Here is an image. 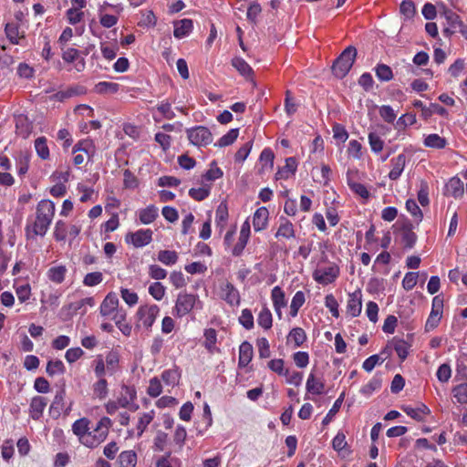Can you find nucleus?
<instances>
[{
  "instance_id": "1",
  "label": "nucleus",
  "mask_w": 467,
  "mask_h": 467,
  "mask_svg": "<svg viewBox=\"0 0 467 467\" xmlns=\"http://www.w3.org/2000/svg\"><path fill=\"white\" fill-rule=\"evenodd\" d=\"M55 215V203L49 200H42L38 202L36 213V220L33 224L26 228L27 237L33 235L44 236Z\"/></svg>"
},
{
  "instance_id": "2",
  "label": "nucleus",
  "mask_w": 467,
  "mask_h": 467,
  "mask_svg": "<svg viewBox=\"0 0 467 467\" xmlns=\"http://www.w3.org/2000/svg\"><path fill=\"white\" fill-rule=\"evenodd\" d=\"M357 57V48L353 46L348 47L344 51L334 60L331 70L333 75L342 79L351 69Z\"/></svg>"
},
{
  "instance_id": "3",
  "label": "nucleus",
  "mask_w": 467,
  "mask_h": 467,
  "mask_svg": "<svg viewBox=\"0 0 467 467\" xmlns=\"http://www.w3.org/2000/svg\"><path fill=\"white\" fill-rule=\"evenodd\" d=\"M196 304H201L197 295L180 293L177 296L174 314L178 317H182L189 314Z\"/></svg>"
},
{
  "instance_id": "4",
  "label": "nucleus",
  "mask_w": 467,
  "mask_h": 467,
  "mask_svg": "<svg viewBox=\"0 0 467 467\" xmlns=\"http://www.w3.org/2000/svg\"><path fill=\"white\" fill-rule=\"evenodd\" d=\"M431 418V411L425 404L418 402L414 407H410V419L421 423V432L427 433L431 431V428L426 425Z\"/></svg>"
},
{
  "instance_id": "5",
  "label": "nucleus",
  "mask_w": 467,
  "mask_h": 467,
  "mask_svg": "<svg viewBox=\"0 0 467 467\" xmlns=\"http://www.w3.org/2000/svg\"><path fill=\"white\" fill-rule=\"evenodd\" d=\"M188 139L195 146H206L213 141V135L210 130L203 126L187 130Z\"/></svg>"
},
{
  "instance_id": "6",
  "label": "nucleus",
  "mask_w": 467,
  "mask_h": 467,
  "mask_svg": "<svg viewBox=\"0 0 467 467\" xmlns=\"http://www.w3.org/2000/svg\"><path fill=\"white\" fill-rule=\"evenodd\" d=\"M442 312L443 298L441 296H436L432 299L431 310L425 324L426 331L433 330L439 326Z\"/></svg>"
},
{
  "instance_id": "7",
  "label": "nucleus",
  "mask_w": 467,
  "mask_h": 467,
  "mask_svg": "<svg viewBox=\"0 0 467 467\" xmlns=\"http://www.w3.org/2000/svg\"><path fill=\"white\" fill-rule=\"evenodd\" d=\"M339 274L337 265H330L325 268H318L313 273L314 279L321 285H328L335 281Z\"/></svg>"
},
{
  "instance_id": "8",
  "label": "nucleus",
  "mask_w": 467,
  "mask_h": 467,
  "mask_svg": "<svg viewBox=\"0 0 467 467\" xmlns=\"http://www.w3.org/2000/svg\"><path fill=\"white\" fill-rule=\"evenodd\" d=\"M159 312L160 308L156 305H151L150 306H143L139 308L137 316L139 317L140 320L142 321L144 327L150 328L155 322Z\"/></svg>"
},
{
  "instance_id": "9",
  "label": "nucleus",
  "mask_w": 467,
  "mask_h": 467,
  "mask_svg": "<svg viewBox=\"0 0 467 467\" xmlns=\"http://www.w3.org/2000/svg\"><path fill=\"white\" fill-rule=\"evenodd\" d=\"M152 240V231L150 229L139 230L135 233H129L126 235V241L131 243L135 247H142L150 244Z\"/></svg>"
},
{
  "instance_id": "10",
  "label": "nucleus",
  "mask_w": 467,
  "mask_h": 467,
  "mask_svg": "<svg viewBox=\"0 0 467 467\" xmlns=\"http://www.w3.org/2000/svg\"><path fill=\"white\" fill-rule=\"evenodd\" d=\"M464 193L463 182L458 177H452L445 184L444 194L452 196L455 199L461 198Z\"/></svg>"
},
{
  "instance_id": "11",
  "label": "nucleus",
  "mask_w": 467,
  "mask_h": 467,
  "mask_svg": "<svg viewBox=\"0 0 467 467\" xmlns=\"http://www.w3.org/2000/svg\"><path fill=\"white\" fill-rule=\"evenodd\" d=\"M358 174V171H348L347 172V182L349 188L353 192L357 195L360 196L363 199H368L369 192L367 187L359 182H355V176Z\"/></svg>"
},
{
  "instance_id": "12",
  "label": "nucleus",
  "mask_w": 467,
  "mask_h": 467,
  "mask_svg": "<svg viewBox=\"0 0 467 467\" xmlns=\"http://www.w3.org/2000/svg\"><path fill=\"white\" fill-rule=\"evenodd\" d=\"M105 431V430L104 431H100L96 428L93 431H88V434L82 438L81 443L88 448L98 447L107 438Z\"/></svg>"
},
{
  "instance_id": "13",
  "label": "nucleus",
  "mask_w": 467,
  "mask_h": 467,
  "mask_svg": "<svg viewBox=\"0 0 467 467\" xmlns=\"http://www.w3.org/2000/svg\"><path fill=\"white\" fill-rule=\"evenodd\" d=\"M362 308L361 292L359 290L355 291L348 296V301L347 306V311L353 317L360 315Z\"/></svg>"
},
{
  "instance_id": "14",
  "label": "nucleus",
  "mask_w": 467,
  "mask_h": 467,
  "mask_svg": "<svg viewBox=\"0 0 467 467\" xmlns=\"http://www.w3.org/2000/svg\"><path fill=\"white\" fill-rule=\"evenodd\" d=\"M66 397V390L61 388L55 395L54 400L49 408V414L53 419L60 417L62 410H64V400Z\"/></svg>"
},
{
  "instance_id": "15",
  "label": "nucleus",
  "mask_w": 467,
  "mask_h": 467,
  "mask_svg": "<svg viewBox=\"0 0 467 467\" xmlns=\"http://www.w3.org/2000/svg\"><path fill=\"white\" fill-rule=\"evenodd\" d=\"M119 306V298L113 292L109 293L100 306V314L104 317L111 315Z\"/></svg>"
},
{
  "instance_id": "16",
  "label": "nucleus",
  "mask_w": 467,
  "mask_h": 467,
  "mask_svg": "<svg viewBox=\"0 0 467 467\" xmlns=\"http://www.w3.org/2000/svg\"><path fill=\"white\" fill-rule=\"evenodd\" d=\"M173 24H174L173 35L178 39H181V38L188 36L193 28L192 20L188 19V18L174 21Z\"/></svg>"
},
{
  "instance_id": "17",
  "label": "nucleus",
  "mask_w": 467,
  "mask_h": 467,
  "mask_svg": "<svg viewBox=\"0 0 467 467\" xmlns=\"http://www.w3.org/2000/svg\"><path fill=\"white\" fill-rule=\"evenodd\" d=\"M297 168V161L295 157L285 159V165L279 168L275 173V179H288L290 175L295 174Z\"/></svg>"
},
{
  "instance_id": "18",
  "label": "nucleus",
  "mask_w": 467,
  "mask_h": 467,
  "mask_svg": "<svg viewBox=\"0 0 467 467\" xmlns=\"http://www.w3.org/2000/svg\"><path fill=\"white\" fill-rule=\"evenodd\" d=\"M269 212L265 207L258 208L253 217V226L255 232L264 230L266 227Z\"/></svg>"
},
{
  "instance_id": "19",
  "label": "nucleus",
  "mask_w": 467,
  "mask_h": 467,
  "mask_svg": "<svg viewBox=\"0 0 467 467\" xmlns=\"http://www.w3.org/2000/svg\"><path fill=\"white\" fill-rule=\"evenodd\" d=\"M253 346L248 341H244L239 348L238 366L240 368L246 367L253 358Z\"/></svg>"
},
{
  "instance_id": "20",
  "label": "nucleus",
  "mask_w": 467,
  "mask_h": 467,
  "mask_svg": "<svg viewBox=\"0 0 467 467\" xmlns=\"http://www.w3.org/2000/svg\"><path fill=\"white\" fill-rule=\"evenodd\" d=\"M47 406V400L44 397H34L30 403V413L34 420H38Z\"/></svg>"
},
{
  "instance_id": "21",
  "label": "nucleus",
  "mask_w": 467,
  "mask_h": 467,
  "mask_svg": "<svg viewBox=\"0 0 467 467\" xmlns=\"http://www.w3.org/2000/svg\"><path fill=\"white\" fill-rule=\"evenodd\" d=\"M417 187V199L422 207L429 206L430 204V187L426 181L420 180L419 183L416 184Z\"/></svg>"
},
{
  "instance_id": "22",
  "label": "nucleus",
  "mask_w": 467,
  "mask_h": 467,
  "mask_svg": "<svg viewBox=\"0 0 467 467\" xmlns=\"http://www.w3.org/2000/svg\"><path fill=\"white\" fill-rule=\"evenodd\" d=\"M389 344L393 347V349L396 351L397 355L401 360H405L409 354V347L406 340L400 337H394Z\"/></svg>"
},
{
  "instance_id": "23",
  "label": "nucleus",
  "mask_w": 467,
  "mask_h": 467,
  "mask_svg": "<svg viewBox=\"0 0 467 467\" xmlns=\"http://www.w3.org/2000/svg\"><path fill=\"white\" fill-rule=\"evenodd\" d=\"M272 300L275 312L281 317V308L286 306V300L285 298V293L279 286H275L272 290Z\"/></svg>"
},
{
  "instance_id": "24",
  "label": "nucleus",
  "mask_w": 467,
  "mask_h": 467,
  "mask_svg": "<svg viewBox=\"0 0 467 467\" xmlns=\"http://www.w3.org/2000/svg\"><path fill=\"white\" fill-rule=\"evenodd\" d=\"M224 293L223 299L231 306L239 305L240 303V295L238 290L231 284L226 283L225 285L222 288Z\"/></svg>"
},
{
  "instance_id": "25",
  "label": "nucleus",
  "mask_w": 467,
  "mask_h": 467,
  "mask_svg": "<svg viewBox=\"0 0 467 467\" xmlns=\"http://www.w3.org/2000/svg\"><path fill=\"white\" fill-rule=\"evenodd\" d=\"M333 449L338 451L343 457L350 454V450L346 441V436L343 432H337L332 441Z\"/></svg>"
},
{
  "instance_id": "26",
  "label": "nucleus",
  "mask_w": 467,
  "mask_h": 467,
  "mask_svg": "<svg viewBox=\"0 0 467 467\" xmlns=\"http://www.w3.org/2000/svg\"><path fill=\"white\" fill-rule=\"evenodd\" d=\"M391 162L393 167L389 171V177L391 180H397L405 167L406 156L404 154H400L397 158L391 160Z\"/></svg>"
},
{
  "instance_id": "27",
  "label": "nucleus",
  "mask_w": 467,
  "mask_h": 467,
  "mask_svg": "<svg viewBox=\"0 0 467 467\" xmlns=\"http://www.w3.org/2000/svg\"><path fill=\"white\" fill-rule=\"evenodd\" d=\"M396 239L400 238L404 247L409 246V224L406 222L398 221L394 225Z\"/></svg>"
},
{
  "instance_id": "28",
  "label": "nucleus",
  "mask_w": 467,
  "mask_h": 467,
  "mask_svg": "<svg viewBox=\"0 0 467 467\" xmlns=\"http://www.w3.org/2000/svg\"><path fill=\"white\" fill-rule=\"evenodd\" d=\"M423 143H424L425 147L441 150L446 147L447 140L445 138L441 137L439 134L432 133V134L428 135L424 139Z\"/></svg>"
},
{
  "instance_id": "29",
  "label": "nucleus",
  "mask_w": 467,
  "mask_h": 467,
  "mask_svg": "<svg viewBox=\"0 0 467 467\" xmlns=\"http://www.w3.org/2000/svg\"><path fill=\"white\" fill-rule=\"evenodd\" d=\"M136 463L137 454L133 451H124L119 455V467H135Z\"/></svg>"
},
{
  "instance_id": "30",
  "label": "nucleus",
  "mask_w": 467,
  "mask_h": 467,
  "mask_svg": "<svg viewBox=\"0 0 467 467\" xmlns=\"http://www.w3.org/2000/svg\"><path fill=\"white\" fill-rule=\"evenodd\" d=\"M89 420L81 418L76 420L72 425V431L79 438L80 442L82 441V438L89 431Z\"/></svg>"
},
{
  "instance_id": "31",
  "label": "nucleus",
  "mask_w": 467,
  "mask_h": 467,
  "mask_svg": "<svg viewBox=\"0 0 467 467\" xmlns=\"http://www.w3.org/2000/svg\"><path fill=\"white\" fill-rule=\"evenodd\" d=\"M181 378V372L178 368L165 369L161 373V379L164 383L168 386H175L179 383Z\"/></svg>"
},
{
  "instance_id": "32",
  "label": "nucleus",
  "mask_w": 467,
  "mask_h": 467,
  "mask_svg": "<svg viewBox=\"0 0 467 467\" xmlns=\"http://www.w3.org/2000/svg\"><path fill=\"white\" fill-rule=\"evenodd\" d=\"M232 65L236 70L246 78H250L254 71L247 62L242 57H234L232 60Z\"/></svg>"
},
{
  "instance_id": "33",
  "label": "nucleus",
  "mask_w": 467,
  "mask_h": 467,
  "mask_svg": "<svg viewBox=\"0 0 467 467\" xmlns=\"http://www.w3.org/2000/svg\"><path fill=\"white\" fill-rule=\"evenodd\" d=\"M306 388L307 392L320 395L324 392L325 385L322 381L317 380L314 374L311 373L306 380Z\"/></svg>"
},
{
  "instance_id": "34",
  "label": "nucleus",
  "mask_w": 467,
  "mask_h": 467,
  "mask_svg": "<svg viewBox=\"0 0 467 467\" xmlns=\"http://www.w3.org/2000/svg\"><path fill=\"white\" fill-rule=\"evenodd\" d=\"M119 85L114 82L101 81L96 84L94 90L98 94H115L119 91Z\"/></svg>"
},
{
  "instance_id": "35",
  "label": "nucleus",
  "mask_w": 467,
  "mask_h": 467,
  "mask_svg": "<svg viewBox=\"0 0 467 467\" xmlns=\"http://www.w3.org/2000/svg\"><path fill=\"white\" fill-rule=\"evenodd\" d=\"M451 393L456 402L467 404V381L454 386Z\"/></svg>"
},
{
  "instance_id": "36",
  "label": "nucleus",
  "mask_w": 467,
  "mask_h": 467,
  "mask_svg": "<svg viewBox=\"0 0 467 467\" xmlns=\"http://www.w3.org/2000/svg\"><path fill=\"white\" fill-rule=\"evenodd\" d=\"M158 216V209L154 205H149L145 209L140 211V221L143 224L152 223Z\"/></svg>"
},
{
  "instance_id": "37",
  "label": "nucleus",
  "mask_w": 467,
  "mask_h": 467,
  "mask_svg": "<svg viewBox=\"0 0 467 467\" xmlns=\"http://www.w3.org/2000/svg\"><path fill=\"white\" fill-rule=\"evenodd\" d=\"M294 341L295 347H301L304 342L306 340V334L305 330L301 327L293 328L287 337V341Z\"/></svg>"
},
{
  "instance_id": "38",
  "label": "nucleus",
  "mask_w": 467,
  "mask_h": 467,
  "mask_svg": "<svg viewBox=\"0 0 467 467\" xmlns=\"http://www.w3.org/2000/svg\"><path fill=\"white\" fill-rule=\"evenodd\" d=\"M35 149L37 155L42 160H47L49 158V149L45 137H39L35 140Z\"/></svg>"
},
{
  "instance_id": "39",
  "label": "nucleus",
  "mask_w": 467,
  "mask_h": 467,
  "mask_svg": "<svg viewBox=\"0 0 467 467\" xmlns=\"http://www.w3.org/2000/svg\"><path fill=\"white\" fill-rule=\"evenodd\" d=\"M211 191V186L204 184L202 187L200 188H192L189 191V195L195 201L201 202L206 199Z\"/></svg>"
},
{
  "instance_id": "40",
  "label": "nucleus",
  "mask_w": 467,
  "mask_h": 467,
  "mask_svg": "<svg viewBox=\"0 0 467 467\" xmlns=\"http://www.w3.org/2000/svg\"><path fill=\"white\" fill-rule=\"evenodd\" d=\"M239 135L238 129L230 130L225 135H223L214 145L217 147H226L233 144Z\"/></svg>"
},
{
  "instance_id": "41",
  "label": "nucleus",
  "mask_w": 467,
  "mask_h": 467,
  "mask_svg": "<svg viewBox=\"0 0 467 467\" xmlns=\"http://www.w3.org/2000/svg\"><path fill=\"white\" fill-rule=\"evenodd\" d=\"M306 301L305 294L302 291H297L291 302L290 305V315L292 317H296L298 313L300 307L304 305Z\"/></svg>"
},
{
  "instance_id": "42",
  "label": "nucleus",
  "mask_w": 467,
  "mask_h": 467,
  "mask_svg": "<svg viewBox=\"0 0 467 467\" xmlns=\"http://www.w3.org/2000/svg\"><path fill=\"white\" fill-rule=\"evenodd\" d=\"M258 325L265 329H269L273 325V317L270 310L267 307H264L258 315L257 318Z\"/></svg>"
},
{
  "instance_id": "43",
  "label": "nucleus",
  "mask_w": 467,
  "mask_h": 467,
  "mask_svg": "<svg viewBox=\"0 0 467 467\" xmlns=\"http://www.w3.org/2000/svg\"><path fill=\"white\" fill-rule=\"evenodd\" d=\"M381 384H382L381 378L379 376L376 375L375 377H373L370 379V381L368 384L364 385L361 388L360 392L365 396H369L373 393V391L379 389L381 387Z\"/></svg>"
},
{
  "instance_id": "44",
  "label": "nucleus",
  "mask_w": 467,
  "mask_h": 467,
  "mask_svg": "<svg viewBox=\"0 0 467 467\" xmlns=\"http://www.w3.org/2000/svg\"><path fill=\"white\" fill-rule=\"evenodd\" d=\"M158 260L166 265H171L177 262L178 254L175 251L161 250L158 254Z\"/></svg>"
},
{
  "instance_id": "45",
  "label": "nucleus",
  "mask_w": 467,
  "mask_h": 467,
  "mask_svg": "<svg viewBox=\"0 0 467 467\" xmlns=\"http://www.w3.org/2000/svg\"><path fill=\"white\" fill-rule=\"evenodd\" d=\"M108 392V382L105 379H99L93 384V393L99 400L105 399Z\"/></svg>"
},
{
  "instance_id": "46",
  "label": "nucleus",
  "mask_w": 467,
  "mask_h": 467,
  "mask_svg": "<svg viewBox=\"0 0 467 467\" xmlns=\"http://www.w3.org/2000/svg\"><path fill=\"white\" fill-rule=\"evenodd\" d=\"M67 269L63 265L51 267L48 270V277L51 281L60 284L65 278Z\"/></svg>"
},
{
  "instance_id": "47",
  "label": "nucleus",
  "mask_w": 467,
  "mask_h": 467,
  "mask_svg": "<svg viewBox=\"0 0 467 467\" xmlns=\"http://www.w3.org/2000/svg\"><path fill=\"white\" fill-rule=\"evenodd\" d=\"M46 371L51 377L56 374H63L65 372V365L59 359L49 360L47 364Z\"/></svg>"
},
{
  "instance_id": "48",
  "label": "nucleus",
  "mask_w": 467,
  "mask_h": 467,
  "mask_svg": "<svg viewBox=\"0 0 467 467\" xmlns=\"http://www.w3.org/2000/svg\"><path fill=\"white\" fill-rule=\"evenodd\" d=\"M276 237L291 238L295 236V231L292 223L285 219V223H281L276 234Z\"/></svg>"
},
{
  "instance_id": "49",
  "label": "nucleus",
  "mask_w": 467,
  "mask_h": 467,
  "mask_svg": "<svg viewBox=\"0 0 467 467\" xmlns=\"http://www.w3.org/2000/svg\"><path fill=\"white\" fill-rule=\"evenodd\" d=\"M376 76L381 81H389L393 78L391 68L385 64H379L375 67Z\"/></svg>"
},
{
  "instance_id": "50",
  "label": "nucleus",
  "mask_w": 467,
  "mask_h": 467,
  "mask_svg": "<svg viewBox=\"0 0 467 467\" xmlns=\"http://www.w3.org/2000/svg\"><path fill=\"white\" fill-rule=\"evenodd\" d=\"M204 337H205V341H204V347L210 351L212 352L213 349L215 347V344H216V340H217V333H216V330L214 328H208V329H205L204 331Z\"/></svg>"
},
{
  "instance_id": "51",
  "label": "nucleus",
  "mask_w": 467,
  "mask_h": 467,
  "mask_svg": "<svg viewBox=\"0 0 467 467\" xmlns=\"http://www.w3.org/2000/svg\"><path fill=\"white\" fill-rule=\"evenodd\" d=\"M275 154L273 150L269 148H265L262 150L260 154V161L262 163V170H264L267 165L272 169L274 165Z\"/></svg>"
},
{
  "instance_id": "52",
  "label": "nucleus",
  "mask_w": 467,
  "mask_h": 467,
  "mask_svg": "<svg viewBox=\"0 0 467 467\" xmlns=\"http://www.w3.org/2000/svg\"><path fill=\"white\" fill-rule=\"evenodd\" d=\"M240 324L247 330L254 327V317L250 309H244L239 317Z\"/></svg>"
},
{
  "instance_id": "53",
  "label": "nucleus",
  "mask_w": 467,
  "mask_h": 467,
  "mask_svg": "<svg viewBox=\"0 0 467 467\" xmlns=\"http://www.w3.org/2000/svg\"><path fill=\"white\" fill-rule=\"evenodd\" d=\"M103 280V275L101 272H92L85 275L83 284L86 286H94L100 284Z\"/></svg>"
},
{
  "instance_id": "54",
  "label": "nucleus",
  "mask_w": 467,
  "mask_h": 467,
  "mask_svg": "<svg viewBox=\"0 0 467 467\" xmlns=\"http://www.w3.org/2000/svg\"><path fill=\"white\" fill-rule=\"evenodd\" d=\"M6 37L12 44H18V26L14 23H7L5 26Z\"/></svg>"
},
{
  "instance_id": "55",
  "label": "nucleus",
  "mask_w": 467,
  "mask_h": 467,
  "mask_svg": "<svg viewBox=\"0 0 467 467\" xmlns=\"http://www.w3.org/2000/svg\"><path fill=\"white\" fill-rule=\"evenodd\" d=\"M253 147V140L244 143L235 153L234 159L237 162H243L248 157Z\"/></svg>"
},
{
  "instance_id": "56",
  "label": "nucleus",
  "mask_w": 467,
  "mask_h": 467,
  "mask_svg": "<svg viewBox=\"0 0 467 467\" xmlns=\"http://www.w3.org/2000/svg\"><path fill=\"white\" fill-rule=\"evenodd\" d=\"M268 368L280 376H288V369L284 368V360L281 358L270 360Z\"/></svg>"
},
{
  "instance_id": "57",
  "label": "nucleus",
  "mask_w": 467,
  "mask_h": 467,
  "mask_svg": "<svg viewBox=\"0 0 467 467\" xmlns=\"http://www.w3.org/2000/svg\"><path fill=\"white\" fill-rule=\"evenodd\" d=\"M162 391V386L161 384V381L158 378L154 377L150 380V385L147 389V393L152 397L156 398L160 396V394Z\"/></svg>"
},
{
  "instance_id": "58",
  "label": "nucleus",
  "mask_w": 467,
  "mask_h": 467,
  "mask_svg": "<svg viewBox=\"0 0 467 467\" xmlns=\"http://www.w3.org/2000/svg\"><path fill=\"white\" fill-rule=\"evenodd\" d=\"M150 295L156 300H161L165 295V287L160 282L151 284L149 287Z\"/></svg>"
},
{
  "instance_id": "59",
  "label": "nucleus",
  "mask_w": 467,
  "mask_h": 467,
  "mask_svg": "<svg viewBox=\"0 0 467 467\" xmlns=\"http://www.w3.org/2000/svg\"><path fill=\"white\" fill-rule=\"evenodd\" d=\"M258 353L260 358H267L271 355L270 346L265 337L257 339Z\"/></svg>"
},
{
  "instance_id": "60",
  "label": "nucleus",
  "mask_w": 467,
  "mask_h": 467,
  "mask_svg": "<svg viewBox=\"0 0 467 467\" xmlns=\"http://www.w3.org/2000/svg\"><path fill=\"white\" fill-rule=\"evenodd\" d=\"M436 376L441 382H447L451 377V368L450 365L441 364L436 372Z\"/></svg>"
},
{
  "instance_id": "61",
  "label": "nucleus",
  "mask_w": 467,
  "mask_h": 467,
  "mask_svg": "<svg viewBox=\"0 0 467 467\" xmlns=\"http://www.w3.org/2000/svg\"><path fill=\"white\" fill-rule=\"evenodd\" d=\"M325 305L330 310L333 317H338V303L332 294L326 296Z\"/></svg>"
},
{
  "instance_id": "62",
  "label": "nucleus",
  "mask_w": 467,
  "mask_h": 467,
  "mask_svg": "<svg viewBox=\"0 0 467 467\" xmlns=\"http://www.w3.org/2000/svg\"><path fill=\"white\" fill-rule=\"evenodd\" d=\"M295 364L300 368H306L309 363V355L305 351H298L293 355Z\"/></svg>"
},
{
  "instance_id": "63",
  "label": "nucleus",
  "mask_w": 467,
  "mask_h": 467,
  "mask_svg": "<svg viewBox=\"0 0 467 467\" xmlns=\"http://www.w3.org/2000/svg\"><path fill=\"white\" fill-rule=\"evenodd\" d=\"M368 140L373 151L379 152L382 150L384 142L378 134L370 132L368 135Z\"/></svg>"
},
{
  "instance_id": "64",
  "label": "nucleus",
  "mask_w": 467,
  "mask_h": 467,
  "mask_svg": "<svg viewBox=\"0 0 467 467\" xmlns=\"http://www.w3.org/2000/svg\"><path fill=\"white\" fill-rule=\"evenodd\" d=\"M380 117L387 122L392 123L396 119V113L390 106L384 105L379 109Z\"/></svg>"
}]
</instances>
